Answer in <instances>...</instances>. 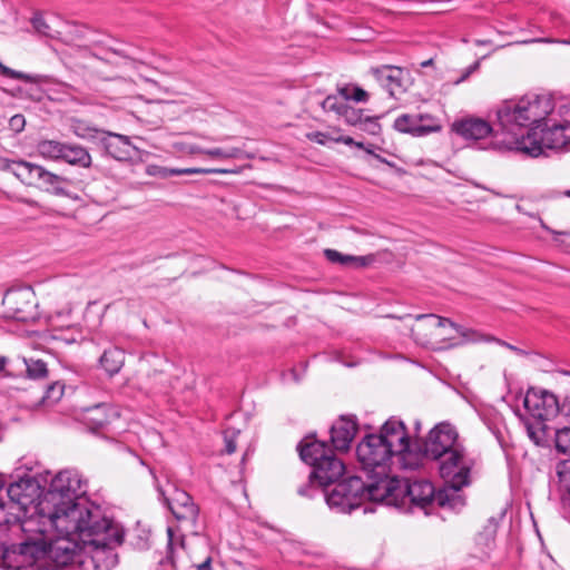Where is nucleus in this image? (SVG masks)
Listing matches in <instances>:
<instances>
[{"label":"nucleus","instance_id":"1","mask_svg":"<svg viewBox=\"0 0 570 570\" xmlns=\"http://www.w3.org/2000/svg\"><path fill=\"white\" fill-rule=\"evenodd\" d=\"M356 456L368 495L379 502H394L404 492L402 480L391 473L394 458L403 469L420 466V456L411 451L405 424L395 417L389 419L379 433L365 435L356 446Z\"/></svg>","mask_w":570,"mask_h":570},{"label":"nucleus","instance_id":"2","mask_svg":"<svg viewBox=\"0 0 570 570\" xmlns=\"http://www.w3.org/2000/svg\"><path fill=\"white\" fill-rule=\"evenodd\" d=\"M40 530L43 533H30L19 544L4 549L2 567L6 570H40L37 563L47 559L66 570L73 563H86L80 533L63 534L52 522L40 527Z\"/></svg>","mask_w":570,"mask_h":570},{"label":"nucleus","instance_id":"3","mask_svg":"<svg viewBox=\"0 0 570 570\" xmlns=\"http://www.w3.org/2000/svg\"><path fill=\"white\" fill-rule=\"evenodd\" d=\"M60 530L63 534L80 533L82 558L94 570H111L118 563L115 549L121 544L124 531L112 520L106 518L100 508H94V514L83 519V522L72 523Z\"/></svg>","mask_w":570,"mask_h":570},{"label":"nucleus","instance_id":"4","mask_svg":"<svg viewBox=\"0 0 570 570\" xmlns=\"http://www.w3.org/2000/svg\"><path fill=\"white\" fill-rule=\"evenodd\" d=\"M86 493L80 474L76 470L60 471L50 482L43 494L38 511L51 513V522L60 530L73 527L72 523L83 522L94 514L95 505L81 498Z\"/></svg>","mask_w":570,"mask_h":570},{"label":"nucleus","instance_id":"5","mask_svg":"<svg viewBox=\"0 0 570 570\" xmlns=\"http://www.w3.org/2000/svg\"><path fill=\"white\" fill-rule=\"evenodd\" d=\"M553 111V101L548 96L525 95L518 99L502 101L495 111L501 129L517 137L522 129L535 131Z\"/></svg>","mask_w":570,"mask_h":570},{"label":"nucleus","instance_id":"6","mask_svg":"<svg viewBox=\"0 0 570 570\" xmlns=\"http://www.w3.org/2000/svg\"><path fill=\"white\" fill-rule=\"evenodd\" d=\"M440 476L444 481V487L438 494V505L449 507L450 509H460L464 505L463 497L460 490L470 484L473 460L468 455L464 445L452 449L440 458H435Z\"/></svg>","mask_w":570,"mask_h":570},{"label":"nucleus","instance_id":"7","mask_svg":"<svg viewBox=\"0 0 570 570\" xmlns=\"http://www.w3.org/2000/svg\"><path fill=\"white\" fill-rule=\"evenodd\" d=\"M521 399L523 410H517L515 414L523 423L529 439L535 445H546L549 440L547 422L559 413L557 396L547 390L530 387Z\"/></svg>","mask_w":570,"mask_h":570},{"label":"nucleus","instance_id":"8","mask_svg":"<svg viewBox=\"0 0 570 570\" xmlns=\"http://www.w3.org/2000/svg\"><path fill=\"white\" fill-rule=\"evenodd\" d=\"M45 493L39 482L31 476L21 478L9 485L8 498L12 502L13 509H18L23 515L21 520L23 535L43 533L40 527L51 522V513L35 509L42 502Z\"/></svg>","mask_w":570,"mask_h":570},{"label":"nucleus","instance_id":"9","mask_svg":"<svg viewBox=\"0 0 570 570\" xmlns=\"http://www.w3.org/2000/svg\"><path fill=\"white\" fill-rule=\"evenodd\" d=\"M568 108L569 104L560 106V120L546 118L539 137L537 130L527 137L522 136L518 148L532 157H538L544 148L561 149L567 147L570 144V120L566 118Z\"/></svg>","mask_w":570,"mask_h":570},{"label":"nucleus","instance_id":"10","mask_svg":"<svg viewBox=\"0 0 570 570\" xmlns=\"http://www.w3.org/2000/svg\"><path fill=\"white\" fill-rule=\"evenodd\" d=\"M455 330L466 342H479L484 336L476 331L466 330L449 318L434 314H420L415 316V324L411 328L412 336L417 344L433 346L445 340V327Z\"/></svg>","mask_w":570,"mask_h":570},{"label":"nucleus","instance_id":"11","mask_svg":"<svg viewBox=\"0 0 570 570\" xmlns=\"http://www.w3.org/2000/svg\"><path fill=\"white\" fill-rule=\"evenodd\" d=\"M0 168L12 173L26 185H39L55 195H66V189L62 185L68 183V180L40 165L26 160L0 159Z\"/></svg>","mask_w":570,"mask_h":570},{"label":"nucleus","instance_id":"12","mask_svg":"<svg viewBox=\"0 0 570 570\" xmlns=\"http://www.w3.org/2000/svg\"><path fill=\"white\" fill-rule=\"evenodd\" d=\"M328 507L337 512L350 513L364 499H370L367 483L362 476L353 475L335 484L330 492H323Z\"/></svg>","mask_w":570,"mask_h":570},{"label":"nucleus","instance_id":"13","mask_svg":"<svg viewBox=\"0 0 570 570\" xmlns=\"http://www.w3.org/2000/svg\"><path fill=\"white\" fill-rule=\"evenodd\" d=\"M158 491L176 520L191 534L198 535L203 525L199 520V507L193 497L177 488L174 489L169 498L165 495L160 488H158Z\"/></svg>","mask_w":570,"mask_h":570},{"label":"nucleus","instance_id":"14","mask_svg":"<svg viewBox=\"0 0 570 570\" xmlns=\"http://www.w3.org/2000/svg\"><path fill=\"white\" fill-rule=\"evenodd\" d=\"M462 445L456 429L448 422H441L429 432L422 453H413V455H419L420 462L423 456L433 460Z\"/></svg>","mask_w":570,"mask_h":570},{"label":"nucleus","instance_id":"15","mask_svg":"<svg viewBox=\"0 0 570 570\" xmlns=\"http://www.w3.org/2000/svg\"><path fill=\"white\" fill-rule=\"evenodd\" d=\"M4 317L29 322L36 317L35 293L31 288H17L8 291L2 299Z\"/></svg>","mask_w":570,"mask_h":570},{"label":"nucleus","instance_id":"16","mask_svg":"<svg viewBox=\"0 0 570 570\" xmlns=\"http://www.w3.org/2000/svg\"><path fill=\"white\" fill-rule=\"evenodd\" d=\"M344 463L335 456L334 453L323 459L320 463L313 466V471L309 474L308 484L301 487L297 492L303 497H312L309 488L317 482L320 487L325 488L332 483H335L344 473Z\"/></svg>","mask_w":570,"mask_h":570},{"label":"nucleus","instance_id":"17","mask_svg":"<svg viewBox=\"0 0 570 570\" xmlns=\"http://www.w3.org/2000/svg\"><path fill=\"white\" fill-rule=\"evenodd\" d=\"M404 492L396 498L394 502H385L387 505H399L403 503L405 497L410 498V501L421 508H426L434 502L438 503V494L440 490L435 491L434 485L428 480H414L409 483L402 482Z\"/></svg>","mask_w":570,"mask_h":570},{"label":"nucleus","instance_id":"18","mask_svg":"<svg viewBox=\"0 0 570 570\" xmlns=\"http://www.w3.org/2000/svg\"><path fill=\"white\" fill-rule=\"evenodd\" d=\"M429 119L428 117H420V115H401L394 121V128L400 132L411 134L415 137L426 136L432 132L441 130L439 122H432L430 125H423V120Z\"/></svg>","mask_w":570,"mask_h":570},{"label":"nucleus","instance_id":"19","mask_svg":"<svg viewBox=\"0 0 570 570\" xmlns=\"http://www.w3.org/2000/svg\"><path fill=\"white\" fill-rule=\"evenodd\" d=\"M357 431L356 421L341 416L331 428V441L335 450L347 451Z\"/></svg>","mask_w":570,"mask_h":570},{"label":"nucleus","instance_id":"20","mask_svg":"<svg viewBox=\"0 0 570 570\" xmlns=\"http://www.w3.org/2000/svg\"><path fill=\"white\" fill-rule=\"evenodd\" d=\"M101 145L108 155L120 161L129 160L136 155V147L127 136L108 134L101 138Z\"/></svg>","mask_w":570,"mask_h":570},{"label":"nucleus","instance_id":"21","mask_svg":"<svg viewBox=\"0 0 570 570\" xmlns=\"http://www.w3.org/2000/svg\"><path fill=\"white\" fill-rule=\"evenodd\" d=\"M453 130L465 139L480 140L492 134L490 124L480 118H468L453 124Z\"/></svg>","mask_w":570,"mask_h":570},{"label":"nucleus","instance_id":"22","mask_svg":"<svg viewBox=\"0 0 570 570\" xmlns=\"http://www.w3.org/2000/svg\"><path fill=\"white\" fill-rule=\"evenodd\" d=\"M297 450L302 461L312 466H315L316 463H320L323 459L333 453L325 442H320L311 436L301 441L297 445Z\"/></svg>","mask_w":570,"mask_h":570},{"label":"nucleus","instance_id":"23","mask_svg":"<svg viewBox=\"0 0 570 570\" xmlns=\"http://www.w3.org/2000/svg\"><path fill=\"white\" fill-rule=\"evenodd\" d=\"M376 80L385 88L391 97L403 91L402 70L393 66H382L371 70Z\"/></svg>","mask_w":570,"mask_h":570},{"label":"nucleus","instance_id":"24","mask_svg":"<svg viewBox=\"0 0 570 570\" xmlns=\"http://www.w3.org/2000/svg\"><path fill=\"white\" fill-rule=\"evenodd\" d=\"M119 416L118 412L107 404H97L86 411L85 420L90 429L105 428Z\"/></svg>","mask_w":570,"mask_h":570},{"label":"nucleus","instance_id":"25","mask_svg":"<svg viewBox=\"0 0 570 570\" xmlns=\"http://www.w3.org/2000/svg\"><path fill=\"white\" fill-rule=\"evenodd\" d=\"M61 160L81 168H89L91 166V156L89 151L77 144L66 142Z\"/></svg>","mask_w":570,"mask_h":570},{"label":"nucleus","instance_id":"26","mask_svg":"<svg viewBox=\"0 0 570 570\" xmlns=\"http://www.w3.org/2000/svg\"><path fill=\"white\" fill-rule=\"evenodd\" d=\"M324 256L326 259L334 264H340L343 266H355V267H365L370 265L374 257L372 255L367 256H353V255H345L340 253L336 249H325Z\"/></svg>","mask_w":570,"mask_h":570},{"label":"nucleus","instance_id":"27","mask_svg":"<svg viewBox=\"0 0 570 570\" xmlns=\"http://www.w3.org/2000/svg\"><path fill=\"white\" fill-rule=\"evenodd\" d=\"M101 367L110 375L117 374L125 363V354L118 347H109L105 350L99 358Z\"/></svg>","mask_w":570,"mask_h":570},{"label":"nucleus","instance_id":"28","mask_svg":"<svg viewBox=\"0 0 570 570\" xmlns=\"http://www.w3.org/2000/svg\"><path fill=\"white\" fill-rule=\"evenodd\" d=\"M22 513L18 509H13L10 500L0 499V527H16L21 531Z\"/></svg>","mask_w":570,"mask_h":570},{"label":"nucleus","instance_id":"29","mask_svg":"<svg viewBox=\"0 0 570 570\" xmlns=\"http://www.w3.org/2000/svg\"><path fill=\"white\" fill-rule=\"evenodd\" d=\"M66 142H61L52 139H43L38 141L36 150L45 159L48 160H61L63 148Z\"/></svg>","mask_w":570,"mask_h":570},{"label":"nucleus","instance_id":"30","mask_svg":"<svg viewBox=\"0 0 570 570\" xmlns=\"http://www.w3.org/2000/svg\"><path fill=\"white\" fill-rule=\"evenodd\" d=\"M556 478L560 489L564 491L561 499L570 498V459L557 463Z\"/></svg>","mask_w":570,"mask_h":570},{"label":"nucleus","instance_id":"31","mask_svg":"<svg viewBox=\"0 0 570 570\" xmlns=\"http://www.w3.org/2000/svg\"><path fill=\"white\" fill-rule=\"evenodd\" d=\"M239 169H224V168H168L167 173L168 177L170 176H180V175H194V174H239Z\"/></svg>","mask_w":570,"mask_h":570},{"label":"nucleus","instance_id":"32","mask_svg":"<svg viewBox=\"0 0 570 570\" xmlns=\"http://www.w3.org/2000/svg\"><path fill=\"white\" fill-rule=\"evenodd\" d=\"M338 95L347 102L354 100L356 102H366L368 100V94L356 85H344L338 87Z\"/></svg>","mask_w":570,"mask_h":570},{"label":"nucleus","instance_id":"33","mask_svg":"<svg viewBox=\"0 0 570 570\" xmlns=\"http://www.w3.org/2000/svg\"><path fill=\"white\" fill-rule=\"evenodd\" d=\"M204 155L210 158H219V159H240L247 157L246 153L237 147L232 148H210L204 151Z\"/></svg>","mask_w":570,"mask_h":570},{"label":"nucleus","instance_id":"34","mask_svg":"<svg viewBox=\"0 0 570 570\" xmlns=\"http://www.w3.org/2000/svg\"><path fill=\"white\" fill-rule=\"evenodd\" d=\"M168 534V553L166 558V563L164 566L169 564L173 570L176 568V543L179 544L181 549H184V537H176L174 529L171 527H168L167 529Z\"/></svg>","mask_w":570,"mask_h":570},{"label":"nucleus","instance_id":"35","mask_svg":"<svg viewBox=\"0 0 570 570\" xmlns=\"http://www.w3.org/2000/svg\"><path fill=\"white\" fill-rule=\"evenodd\" d=\"M27 375L32 380L45 379L48 375L47 364L42 360L24 358Z\"/></svg>","mask_w":570,"mask_h":570},{"label":"nucleus","instance_id":"36","mask_svg":"<svg viewBox=\"0 0 570 570\" xmlns=\"http://www.w3.org/2000/svg\"><path fill=\"white\" fill-rule=\"evenodd\" d=\"M556 449L560 453L570 455V428L556 431Z\"/></svg>","mask_w":570,"mask_h":570},{"label":"nucleus","instance_id":"37","mask_svg":"<svg viewBox=\"0 0 570 570\" xmlns=\"http://www.w3.org/2000/svg\"><path fill=\"white\" fill-rule=\"evenodd\" d=\"M346 105L347 102L340 95H330L323 100L322 108L325 111H333L340 116Z\"/></svg>","mask_w":570,"mask_h":570},{"label":"nucleus","instance_id":"38","mask_svg":"<svg viewBox=\"0 0 570 570\" xmlns=\"http://www.w3.org/2000/svg\"><path fill=\"white\" fill-rule=\"evenodd\" d=\"M31 23H32V27L35 28V30L39 35L48 37V38L56 37L55 30L51 28V26L47 22V20L41 14H35L33 18L31 19Z\"/></svg>","mask_w":570,"mask_h":570},{"label":"nucleus","instance_id":"39","mask_svg":"<svg viewBox=\"0 0 570 570\" xmlns=\"http://www.w3.org/2000/svg\"><path fill=\"white\" fill-rule=\"evenodd\" d=\"M340 116L343 117L346 124L351 126H358L363 119V110L356 109L347 104Z\"/></svg>","mask_w":570,"mask_h":570},{"label":"nucleus","instance_id":"40","mask_svg":"<svg viewBox=\"0 0 570 570\" xmlns=\"http://www.w3.org/2000/svg\"><path fill=\"white\" fill-rule=\"evenodd\" d=\"M0 73L3 77L16 79V80H22L24 82H35L36 81V78L33 76H31L29 73H24L22 71H17L14 69H11V68L4 66L1 61H0Z\"/></svg>","mask_w":570,"mask_h":570},{"label":"nucleus","instance_id":"41","mask_svg":"<svg viewBox=\"0 0 570 570\" xmlns=\"http://www.w3.org/2000/svg\"><path fill=\"white\" fill-rule=\"evenodd\" d=\"M63 384L55 382L48 386L42 400L48 403L58 402L63 395Z\"/></svg>","mask_w":570,"mask_h":570},{"label":"nucleus","instance_id":"42","mask_svg":"<svg viewBox=\"0 0 570 570\" xmlns=\"http://www.w3.org/2000/svg\"><path fill=\"white\" fill-rule=\"evenodd\" d=\"M71 312H72V307L69 303H66L61 307L57 306L56 308L50 311L49 321L52 324H55V322L67 321V320H69Z\"/></svg>","mask_w":570,"mask_h":570},{"label":"nucleus","instance_id":"43","mask_svg":"<svg viewBox=\"0 0 570 570\" xmlns=\"http://www.w3.org/2000/svg\"><path fill=\"white\" fill-rule=\"evenodd\" d=\"M377 117H363L362 122L358 125V127L368 132L370 135H379L381 131V125L379 124Z\"/></svg>","mask_w":570,"mask_h":570},{"label":"nucleus","instance_id":"44","mask_svg":"<svg viewBox=\"0 0 570 570\" xmlns=\"http://www.w3.org/2000/svg\"><path fill=\"white\" fill-rule=\"evenodd\" d=\"M306 138L311 141L318 144V145L326 146L331 141L335 142V139H337V136H333L328 132H323V131H312V132L306 134Z\"/></svg>","mask_w":570,"mask_h":570},{"label":"nucleus","instance_id":"45","mask_svg":"<svg viewBox=\"0 0 570 570\" xmlns=\"http://www.w3.org/2000/svg\"><path fill=\"white\" fill-rule=\"evenodd\" d=\"M72 131L77 137L89 138L94 137L95 129L85 126L82 122H77L72 126Z\"/></svg>","mask_w":570,"mask_h":570},{"label":"nucleus","instance_id":"46","mask_svg":"<svg viewBox=\"0 0 570 570\" xmlns=\"http://www.w3.org/2000/svg\"><path fill=\"white\" fill-rule=\"evenodd\" d=\"M479 67H480V62L475 61L474 63H472L471 66L465 68L462 76L460 78H458L456 80H454V85H459V83L465 81L473 72H475L479 69Z\"/></svg>","mask_w":570,"mask_h":570},{"label":"nucleus","instance_id":"47","mask_svg":"<svg viewBox=\"0 0 570 570\" xmlns=\"http://www.w3.org/2000/svg\"><path fill=\"white\" fill-rule=\"evenodd\" d=\"M147 174L150 176H158L161 178H168L167 167L161 166H148Z\"/></svg>","mask_w":570,"mask_h":570},{"label":"nucleus","instance_id":"48","mask_svg":"<svg viewBox=\"0 0 570 570\" xmlns=\"http://www.w3.org/2000/svg\"><path fill=\"white\" fill-rule=\"evenodd\" d=\"M559 413L570 421V392L564 396L562 403H559Z\"/></svg>","mask_w":570,"mask_h":570},{"label":"nucleus","instance_id":"49","mask_svg":"<svg viewBox=\"0 0 570 570\" xmlns=\"http://www.w3.org/2000/svg\"><path fill=\"white\" fill-rule=\"evenodd\" d=\"M335 142H342V144H345L347 146H355L360 149H364L365 148V145L361 141H355L352 137L350 136H337V139H335Z\"/></svg>","mask_w":570,"mask_h":570},{"label":"nucleus","instance_id":"50","mask_svg":"<svg viewBox=\"0 0 570 570\" xmlns=\"http://www.w3.org/2000/svg\"><path fill=\"white\" fill-rule=\"evenodd\" d=\"M10 126L16 131H21L24 127V117L22 115H14L10 119Z\"/></svg>","mask_w":570,"mask_h":570},{"label":"nucleus","instance_id":"51","mask_svg":"<svg viewBox=\"0 0 570 570\" xmlns=\"http://www.w3.org/2000/svg\"><path fill=\"white\" fill-rule=\"evenodd\" d=\"M225 451L228 454H232L236 451V443L234 439L229 438L228 434H225Z\"/></svg>","mask_w":570,"mask_h":570},{"label":"nucleus","instance_id":"52","mask_svg":"<svg viewBox=\"0 0 570 570\" xmlns=\"http://www.w3.org/2000/svg\"><path fill=\"white\" fill-rule=\"evenodd\" d=\"M561 510L563 517L570 521V497L568 499H561Z\"/></svg>","mask_w":570,"mask_h":570},{"label":"nucleus","instance_id":"53","mask_svg":"<svg viewBox=\"0 0 570 570\" xmlns=\"http://www.w3.org/2000/svg\"><path fill=\"white\" fill-rule=\"evenodd\" d=\"M212 558L210 556H207L202 562L195 564L197 570H212L210 567Z\"/></svg>","mask_w":570,"mask_h":570},{"label":"nucleus","instance_id":"54","mask_svg":"<svg viewBox=\"0 0 570 570\" xmlns=\"http://www.w3.org/2000/svg\"><path fill=\"white\" fill-rule=\"evenodd\" d=\"M205 150H206V149H203V148H200V147H199V146H197V145H189V146L187 147V151H188L189 154H204V151H205Z\"/></svg>","mask_w":570,"mask_h":570},{"label":"nucleus","instance_id":"55","mask_svg":"<svg viewBox=\"0 0 570 570\" xmlns=\"http://www.w3.org/2000/svg\"><path fill=\"white\" fill-rule=\"evenodd\" d=\"M19 202L30 206V207H35V208H40V205L38 202L33 200V199H28V198H19Z\"/></svg>","mask_w":570,"mask_h":570},{"label":"nucleus","instance_id":"56","mask_svg":"<svg viewBox=\"0 0 570 570\" xmlns=\"http://www.w3.org/2000/svg\"><path fill=\"white\" fill-rule=\"evenodd\" d=\"M364 150H365L367 154L373 155L375 158H377V159H380L381 161H383V159H382L379 155L374 154L373 145L365 146Z\"/></svg>","mask_w":570,"mask_h":570},{"label":"nucleus","instance_id":"57","mask_svg":"<svg viewBox=\"0 0 570 570\" xmlns=\"http://www.w3.org/2000/svg\"><path fill=\"white\" fill-rule=\"evenodd\" d=\"M420 117H428L429 119L423 120V125H430L432 122H439L435 118L430 115H420Z\"/></svg>","mask_w":570,"mask_h":570},{"label":"nucleus","instance_id":"58","mask_svg":"<svg viewBox=\"0 0 570 570\" xmlns=\"http://www.w3.org/2000/svg\"><path fill=\"white\" fill-rule=\"evenodd\" d=\"M7 364V358L3 356H0V372L4 368Z\"/></svg>","mask_w":570,"mask_h":570},{"label":"nucleus","instance_id":"59","mask_svg":"<svg viewBox=\"0 0 570 570\" xmlns=\"http://www.w3.org/2000/svg\"><path fill=\"white\" fill-rule=\"evenodd\" d=\"M433 62V59H429V60H425V61H422L421 62V67H428V66H431Z\"/></svg>","mask_w":570,"mask_h":570},{"label":"nucleus","instance_id":"60","mask_svg":"<svg viewBox=\"0 0 570 570\" xmlns=\"http://www.w3.org/2000/svg\"><path fill=\"white\" fill-rule=\"evenodd\" d=\"M566 118L570 120V104L569 108L566 110Z\"/></svg>","mask_w":570,"mask_h":570},{"label":"nucleus","instance_id":"61","mask_svg":"<svg viewBox=\"0 0 570 570\" xmlns=\"http://www.w3.org/2000/svg\"><path fill=\"white\" fill-rule=\"evenodd\" d=\"M503 344H504L507 347H509L510 350H515V347H514V346H512V345H510V344H505V343H503Z\"/></svg>","mask_w":570,"mask_h":570}]
</instances>
